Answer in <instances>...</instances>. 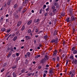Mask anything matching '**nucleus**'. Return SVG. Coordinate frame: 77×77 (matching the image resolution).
<instances>
[{"label":"nucleus","mask_w":77,"mask_h":77,"mask_svg":"<svg viewBox=\"0 0 77 77\" xmlns=\"http://www.w3.org/2000/svg\"><path fill=\"white\" fill-rule=\"evenodd\" d=\"M9 36V34H7L5 35V37H7V36Z\"/></svg>","instance_id":"nucleus-63"},{"label":"nucleus","mask_w":77,"mask_h":77,"mask_svg":"<svg viewBox=\"0 0 77 77\" xmlns=\"http://www.w3.org/2000/svg\"><path fill=\"white\" fill-rule=\"evenodd\" d=\"M15 35V33L13 34L12 35H11V36L10 37L11 38H13Z\"/></svg>","instance_id":"nucleus-25"},{"label":"nucleus","mask_w":77,"mask_h":77,"mask_svg":"<svg viewBox=\"0 0 77 77\" xmlns=\"http://www.w3.org/2000/svg\"><path fill=\"white\" fill-rule=\"evenodd\" d=\"M53 12H56V11H57V9H54L53 10Z\"/></svg>","instance_id":"nucleus-46"},{"label":"nucleus","mask_w":77,"mask_h":77,"mask_svg":"<svg viewBox=\"0 0 77 77\" xmlns=\"http://www.w3.org/2000/svg\"><path fill=\"white\" fill-rule=\"evenodd\" d=\"M19 60H20V58H19V57L16 58V60L17 61H18Z\"/></svg>","instance_id":"nucleus-54"},{"label":"nucleus","mask_w":77,"mask_h":77,"mask_svg":"<svg viewBox=\"0 0 77 77\" xmlns=\"http://www.w3.org/2000/svg\"><path fill=\"white\" fill-rule=\"evenodd\" d=\"M11 30V29H7V33H9L10 32Z\"/></svg>","instance_id":"nucleus-31"},{"label":"nucleus","mask_w":77,"mask_h":77,"mask_svg":"<svg viewBox=\"0 0 77 77\" xmlns=\"http://www.w3.org/2000/svg\"><path fill=\"white\" fill-rule=\"evenodd\" d=\"M57 3H55L54 4V6H57Z\"/></svg>","instance_id":"nucleus-59"},{"label":"nucleus","mask_w":77,"mask_h":77,"mask_svg":"<svg viewBox=\"0 0 77 77\" xmlns=\"http://www.w3.org/2000/svg\"><path fill=\"white\" fill-rule=\"evenodd\" d=\"M13 75L14 77H16L17 76V74L16 73V72H14L13 73Z\"/></svg>","instance_id":"nucleus-10"},{"label":"nucleus","mask_w":77,"mask_h":77,"mask_svg":"<svg viewBox=\"0 0 77 77\" xmlns=\"http://www.w3.org/2000/svg\"><path fill=\"white\" fill-rule=\"evenodd\" d=\"M46 73L45 74H43V77H46Z\"/></svg>","instance_id":"nucleus-62"},{"label":"nucleus","mask_w":77,"mask_h":77,"mask_svg":"<svg viewBox=\"0 0 77 77\" xmlns=\"http://www.w3.org/2000/svg\"><path fill=\"white\" fill-rule=\"evenodd\" d=\"M34 44H36V40L35 39L34 40Z\"/></svg>","instance_id":"nucleus-50"},{"label":"nucleus","mask_w":77,"mask_h":77,"mask_svg":"<svg viewBox=\"0 0 77 77\" xmlns=\"http://www.w3.org/2000/svg\"><path fill=\"white\" fill-rule=\"evenodd\" d=\"M68 62H69V60H67L66 61V66H67L68 65Z\"/></svg>","instance_id":"nucleus-36"},{"label":"nucleus","mask_w":77,"mask_h":77,"mask_svg":"<svg viewBox=\"0 0 77 77\" xmlns=\"http://www.w3.org/2000/svg\"><path fill=\"white\" fill-rule=\"evenodd\" d=\"M1 19L0 20V23H3V19L4 18V17L2 16L1 17Z\"/></svg>","instance_id":"nucleus-11"},{"label":"nucleus","mask_w":77,"mask_h":77,"mask_svg":"<svg viewBox=\"0 0 77 77\" xmlns=\"http://www.w3.org/2000/svg\"><path fill=\"white\" fill-rule=\"evenodd\" d=\"M32 20H30L27 23V24L28 25H30L31 23H32Z\"/></svg>","instance_id":"nucleus-18"},{"label":"nucleus","mask_w":77,"mask_h":77,"mask_svg":"<svg viewBox=\"0 0 77 77\" xmlns=\"http://www.w3.org/2000/svg\"><path fill=\"white\" fill-rule=\"evenodd\" d=\"M66 21L67 23H69L70 21V20L69 19V18L68 17L67 18Z\"/></svg>","instance_id":"nucleus-26"},{"label":"nucleus","mask_w":77,"mask_h":77,"mask_svg":"<svg viewBox=\"0 0 77 77\" xmlns=\"http://www.w3.org/2000/svg\"><path fill=\"white\" fill-rule=\"evenodd\" d=\"M53 69H50L49 70V73L50 74H51V73H52V72H53Z\"/></svg>","instance_id":"nucleus-38"},{"label":"nucleus","mask_w":77,"mask_h":77,"mask_svg":"<svg viewBox=\"0 0 77 77\" xmlns=\"http://www.w3.org/2000/svg\"><path fill=\"white\" fill-rule=\"evenodd\" d=\"M5 30H6V29H5V28H2L1 29V31L2 32H4L5 31Z\"/></svg>","instance_id":"nucleus-21"},{"label":"nucleus","mask_w":77,"mask_h":77,"mask_svg":"<svg viewBox=\"0 0 77 77\" xmlns=\"http://www.w3.org/2000/svg\"><path fill=\"white\" fill-rule=\"evenodd\" d=\"M10 50H11V51H14V49L13 48L11 47L10 48Z\"/></svg>","instance_id":"nucleus-47"},{"label":"nucleus","mask_w":77,"mask_h":77,"mask_svg":"<svg viewBox=\"0 0 77 77\" xmlns=\"http://www.w3.org/2000/svg\"><path fill=\"white\" fill-rule=\"evenodd\" d=\"M27 57H30V53L29 52H27L26 53Z\"/></svg>","instance_id":"nucleus-20"},{"label":"nucleus","mask_w":77,"mask_h":77,"mask_svg":"<svg viewBox=\"0 0 77 77\" xmlns=\"http://www.w3.org/2000/svg\"><path fill=\"white\" fill-rule=\"evenodd\" d=\"M6 23H8V22H9V20H8V19H6Z\"/></svg>","instance_id":"nucleus-51"},{"label":"nucleus","mask_w":77,"mask_h":77,"mask_svg":"<svg viewBox=\"0 0 77 77\" xmlns=\"http://www.w3.org/2000/svg\"><path fill=\"white\" fill-rule=\"evenodd\" d=\"M49 15H51V16H52V15H53V13H52V12H51L50 14H49Z\"/></svg>","instance_id":"nucleus-58"},{"label":"nucleus","mask_w":77,"mask_h":77,"mask_svg":"<svg viewBox=\"0 0 77 77\" xmlns=\"http://www.w3.org/2000/svg\"><path fill=\"white\" fill-rule=\"evenodd\" d=\"M26 71V69H22L21 70V73H22L24 72H25V71Z\"/></svg>","instance_id":"nucleus-16"},{"label":"nucleus","mask_w":77,"mask_h":77,"mask_svg":"<svg viewBox=\"0 0 77 77\" xmlns=\"http://www.w3.org/2000/svg\"><path fill=\"white\" fill-rule=\"evenodd\" d=\"M59 64L58 63V64H57L56 66V67H59Z\"/></svg>","instance_id":"nucleus-60"},{"label":"nucleus","mask_w":77,"mask_h":77,"mask_svg":"<svg viewBox=\"0 0 77 77\" xmlns=\"http://www.w3.org/2000/svg\"><path fill=\"white\" fill-rule=\"evenodd\" d=\"M46 11H47L48 12V11H49V7H48V8L46 9Z\"/></svg>","instance_id":"nucleus-49"},{"label":"nucleus","mask_w":77,"mask_h":77,"mask_svg":"<svg viewBox=\"0 0 77 77\" xmlns=\"http://www.w3.org/2000/svg\"><path fill=\"white\" fill-rule=\"evenodd\" d=\"M45 62H46V60L44 58L42 59L41 60V63L42 64L44 63Z\"/></svg>","instance_id":"nucleus-9"},{"label":"nucleus","mask_w":77,"mask_h":77,"mask_svg":"<svg viewBox=\"0 0 77 77\" xmlns=\"http://www.w3.org/2000/svg\"><path fill=\"white\" fill-rule=\"evenodd\" d=\"M12 51H10L9 52L8 55L7 56V57L8 58H9V57L11 56V54H12Z\"/></svg>","instance_id":"nucleus-12"},{"label":"nucleus","mask_w":77,"mask_h":77,"mask_svg":"<svg viewBox=\"0 0 77 77\" xmlns=\"http://www.w3.org/2000/svg\"><path fill=\"white\" fill-rule=\"evenodd\" d=\"M41 57V55H37L36 56V57H35V59H37L38 58V57Z\"/></svg>","instance_id":"nucleus-22"},{"label":"nucleus","mask_w":77,"mask_h":77,"mask_svg":"<svg viewBox=\"0 0 77 77\" xmlns=\"http://www.w3.org/2000/svg\"><path fill=\"white\" fill-rule=\"evenodd\" d=\"M32 74V73H29L27 75L28 76H30Z\"/></svg>","instance_id":"nucleus-52"},{"label":"nucleus","mask_w":77,"mask_h":77,"mask_svg":"<svg viewBox=\"0 0 77 77\" xmlns=\"http://www.w3.org/2000/svg\"><path fill=\"white\" fill-rule=\"evenodd\" d=\"M52 42H56V40L55 39H53L52 41H51Z\"/></svg>","instance_id":"nucleus-48"},{"label":"nucleus","mask_w":77,"mask_h":77,"mask_svg":"<svg viewBox=\"0 0 77 77\" xmlns=\"http://www.w3.org/2000/svg\"><path fill=\"white\" fill-rule=\"evenodd\" d=\"M23 8V7L22 6L20 7L19 9V12H21V9H22Z\"/></svg>","instance_id":"nucleus-27"},{"label":"nucleus","mask_w":77,"mask_h":77,"mask_svg":"<svg viewBox=\"0 0 77 77\" xmlns=\"http://www.w3.org/2000/svg\"><path fill=\"white\" fill-rule=\"evenodd\" d=\"M72 62H74L75 64L76 65L77 63V60L76 59H75L72 60Z\"/></svg>","instance_id":"nucleus-15"},{"label":"nucleus","mask_w":77,"mask_h":77,"mask_svg":"<svg viewBox=\"0 0 77 77\" xmlns=\"http://www.w3.org/2000/svg\"><path fill=\"white\" fill-rule=\"evenodd\" d=\"M61 16H65V13H62L61 14Z\"/></svg>","instance_id":"nucleus-44"},{"label":"nucleus","mask_w":77,"mask_h":77,"mask_svg":"<svg viewBox=\"0 0 77 77\" xmlns=\"http://www.w3.org/2000/svg\"><path fill=\"white\" fill-rule=\"evenodd\" d=\"M57 61H58V62L60 60V58L59 57H58L57 58Z\"/></svg>","instance_id":"nucleus-33"},{"label":"nucleus","mask_w":77,"mask_h":77,"mask_svg":"<svg viewBox=\"0 0 77 77\" xmlns=\"http://www.w3.org/2000/svg\"><path fill=\"white\" fill-rule=\"evenodd\" d=\"M17 68V66H14L12 67V69H15Z\"/></svg>","instance_id":"nucleus-41"},{"label":"nucleus","mask_w":77,"mask_h":77,"mask_svg":"<svg viewBox=\"0 0 77 77\" xmlns=\"http://www.w3.org/2000/svg\"><path fill=\"white\" fill-rule=\"evenodd\" d=\"M44 72H45V74H47V72H48V71L47 70H45L44 71Z\"/></svg>","instance_id":"nucleus-53"},{"label":"nucleus","mask_w":77,"mask_h":77,"mask_svg":"<svg viewBox=\"0 0 77 77\" xmlns=\"http://www.w3.org/2000/svg\"><path fill=\"white\" fill-rule=\"evenodd\" d=\"M25 63L26 65L29 64V60H27L26 59L25 60Z\"/></svg>","instance_id":"nucleus-13"},{"label":"nucleus","mask_w":77,"mask_h":77,"mask_svg":"<svg viewBox=\"0 0 77 77\" xmlns=\"http://www.w3.org/2000/svg\"><path fill=\"white\" fill-rule=\"evenodd\" d=\"M38 32V28L36 29V30H35V32L36 33H37Z\"/></svg>","instance_id":"nucleus-57"},{"label":"nucleus","mask_w":77,"mask_h":77,"mask_svg":"<svg viewBox=\"0 0 77 77\" xmlns=\"http://www.w3.org/2000/svg\"><path fill=\"white\" fill-rule=\"evenodd\" d=\"M69 11L70 12V13L71 15H72V10H71V9H70V10H69Z\"/></svg>","instance_id":"nucleus-29"},{"label":"nucleus","mask_w":77,"mask_h":77,"mask_svg":"<svg viewBox=\"0 0 77 77\" xmlns=\"http://www.w3.org/2000/svg\"><path fill=\"white\" fill-rule=\"evenodd\" d=\"M51 8L52 9H55V7L54 5H52L51 6Z\"/></svg>","instance_id":"nucleus-30"},{"label":"nucleus","mask_w":77,"mask_h":77,"mask_svg":"<svg viewBox=\"0 0 77 77\" xmlns=\"http://www.w3.org/2000/svg\"><path fill=\"white\" fill-rule=\"evenodd\" d=\"M57 30L55 31L53 33V35L54 36H55V35H57Z\"/></svg>","instance_id":"nucleus-14"},{"label":"nucleus","mask_w":77,"mask_h":77,"mask_svg":"<svg viewBox=\"0 0 77 77\" xmlns=\"http://www.w3.org/2000/svg\"><path fill=\"white\" fill-rule=\"evenodd\" d=\"M76 48L75 47H74L72 48V51H74V50Z\"/></svg>","instance_id":"nucleus-34"},{"label":"nucleus","mask_w":77,"mask_h":77,"mask_svg":"<svg viewBox=\"0 0 77 77\" xmlns=\"http://www.w3.org/2000/svg\"><path fill=\"white\" fill-rule=\"evenodd\" d=\"M70 59L71 60H73V59H74V57H73V56L71 55L70 57Z\"/></svg>","instance_id":"nucleus-28"},{"label":"nucleus","mask_w":77,"mask_h":77,"mask_svg":"<svg viewBox=\"0 0 77 77\" xmlns=\"http://www.w3.org/2000/svg\"><path fill=\"white\" fill-rule=\"evenodd\" d=\"M42 8H41L40 10V14H42Z\"/></svg>","instance_id":"nucleus-39"},{"label":"nucleus","mask_w":77,"mask_h":77,"mask_svg":"<svg viewBox=\"0 0 77 77\" xmlns=\"http://www.w3.org/2000/svg\"><path fill=\"white\" fill-rule=\"evenodd\" d=\"M48 38V36L47 35H45L44 36V39L45 40H47V38Z\"/></svg>","instance_id":"nucleus-24"},{"label":"nucleus","mask_w":77,"mask_h":77,"mask_svg":"<svg viewBox=\"0 0 77 77\" xmlns=\"http://www.w3.org/2000/svg\"><path fill=\"white\" fill-rule=\"evenodd\" d=\"M31 32V29H29L28 30V33H30Z\"/></svg>","instance_id":"nucleus-42"},{"label":"nucleus","mask_w":77,"mask_h":77,"mask_svg":"<svg viewBox=\"0 0 77 77\" xmlns=\"http://www.w3.org/2000/svg\"><path fill=\"white\" fill-rule=\"evenodd\" d=\"M71 19L72 21H75V20L77 18L75 17H74V16H72L71 18Z\"/></svg>","instance_id":"nucleus-2"},{"label":"nucleus","mask_w":77,"mask_h":77,"mask_svg":"<svg viewBox=\"0 0 77 77\" xmlns=\"http://www.w3.org/2000/svg\"><path fill=\"white\" fill-rule=\"evenodd\" d=\"M16 55L17 56H19L20 55V53H16Z\"/></svg>","instance_id":"nucleus-45"},{"label":"nucleus","mask_w":77,"mask_h":77,"mask_svg":"<svg viewBox=\"0 0 77 77\" xmlns=\"http://www.w3.org/2000/svg\"><path fill=\"white\" fill-rule=\"evenodd\" d=\"M26 11H27V9L26 8H25L23 10L22 12V13L23 14V13H24V12H26Z\"/></svg>","instance_id":"nucleus-32"},{"label":"nucleus","mask_w":77,"mask_h":77,"mask_svg":"<svg viewBox=\"0 0 77 77\" xmlns=\"http://www.w3.org/2000/svg\"><path fill=\"white\" fill-rule=\"evenodd\" d=\"M53 56H55L57 54V51L55 50L53 52Z\"/></svg>","instance_id":"nucleus-3"},{"label":"nucleus","mask_w":77,"mask_h":77,"mask_svg":"<svg viewBox=\"0 0 77 77\" xmlns=\"http://www.w3.org/2000/svg\"><path fill=\"white\" fill-rule=\"evenodd\" d=\"M4 70H5V69H2L1 70V72H3V71H4Z\"/></svg>","instance_id":"nucleus-56"},{"label":"nucleus","mask_w":77,"mask_h":77,"mask_svg":"<svg viewBox=\"0 0 77 77\" xmlns=\"http://www.w3.org/2000/svg\"><path fill=\"white\" fill-rule=\"evenodd\" d=\"M17 36H15L14 37V38L13 39V40L14 41H15L17 39Z\"/></svg>","instance_id":"nucleus-17"},{"label":"nucleus","mask_w":77,"mask_h":77,"mask_svg":"<svg viewBox=\"0 0 77 77\" xmlns=\"http://www.w3.org/2000/svg\"><path fill=\"white\" fill-rule=\"evenodd\" d=\"M65 57V55L64 54H63L62 55V57H61V59H62V58H63V57Z\"/></svg>","instance_id":"nucleus-43"},{"label":"nucleus","mask_w":77,"mask_h":77,"mask_svg":"<svg viewBox=\"0 0 77 77\" xmlns=\"http://www.w3.org/2000/svg\"><path fill=\"white\" fill-rule=\"evenodd\" d=\"M25 38H26V40H27V41H29V39H31V38H30V37L28 35H26L25 36Z\"/></svg>","instance_id":"nucleus-4"},{"label":"nucleus","mask_w":77,"mask_h":77,"mask_svg":"<svg viewBox=\"0 0 77 77\" xmlns=\"http://www.w3.org/2000/svg\"><path fill=\"white\" fill-rule=\"evenodd\" d=\"M39 21H40V20L39 19H35L34 21L35 23H38L39 22Z\"/></svg>","instance_id":"nucleus-7"},{"label":"nucleus","mask_w":77,"mask_h":77,"mask_svg":"<svg viewBox=\"0 0 77 77\" xmlns=\"http://www.w3.org/2000/svg\"><path fill=\"white\" fill-rule=\"evenodd\" d=\"M12 0H8L7 3V5H10L11 3H12Z\"/></svg>","instance_id":"nucleus-6"},{"label":"nucleus","mask_w":77,"mask_h":77,"mask_svg":"<svg viewBox=\"0 0 77 77\" xmlns=\"http://www.w3.org/2000/svg\"><path fill=\"white\" fill-rule=\"evenodd\" d=\"M47 6L45 5H43V7L42 8L43 9H45V8H46Z\"/></svg>","instance_id":"nucleus-40"},{"label":"nucleus","mask_w":77,"mask_h":77,"mask_svg":"<svg viewBox=\"0 0 77 77\" xmlns=\"http://www.w3.org/2000/svg\"><path fill=\"white\" fill-rule=\"evenodd\" d=\"M22 24V22L21 21L19 22L17 24V26L18 27H19V26H20Z\"/></svg>","instance_id":"nucleus-5"},{"label":"nucleus","mask_w":77,"mask_h":77,"mask_svg":"<svg viewBox=\"0 0 77 77\" xmlns=\"http://www.w3.org/2000/svg\"><path fill=\"white\" fill-rule=\"evenodd\" d=\"M75 74V70H73L72 72L70 71L68 73V75H72V76Z\"/></svg>","instance_id":"nucleus-1"},{"label":"nucleus","mask_w":77,"mask_h":77,"mask_svg":"<svg viewBox=\"0 0 77 77\" xmlns=\"http://www.w3.org/2000/svg\"><path fill=\"white\" fill-rule=\"evenodd\" d=\"M41 24H43L44 23V22L43 21L41 22Z\"/></svg>","instance_id":"nucleus-64"},{"label":"nucleus","mask_w":77,"mask_h":77,"mask_svg":"<svg viewBox=\"0 0 77 77\" xmlns=\"http://www.w3.org/2000/svg\"><path fill=\"white\" fill-rule=\"evenodd\" d=\"M17 6L18 5H17V4H16L14 5V9H15V8H17Z\"/></svg>","instance_id":"nucleus-35"},{"label":"nucleus","mask_w":77,"mask_h":77,"mask_svg":"<svg viewBox=\"0 0 77 77\" xmlns=\"http://www.w3.org/2000/svg\"><path fill=\"white\" fill-rule=\"evenodd\" d=\"M73 54H77V50H74L73 52Z\"/></svg>","instance_id":"nucleus-23"},{"label":"nucleus","mask_w":77,"mask_h":77,"mask_svg":"<svg viewBox=\"0 0 77 77\" xmlns=\"http://www.w3.org/2000/svg\"><path fill=\"white\" fill-rule=\"evenodd\" d=\"M45 60H48V59H49V57L47 56V55H46L45 56V58H44Z\"/></svg>","instance_id":"nucleus-8"},{"label":"nucleus","mask_w":77,"mask_h":77,"mask_svg":"<svg viewBox=\"0 0 77 77\" xmlns=\"http://www.w3.org/2000/svg\"><path fill=\"white\" fill-rule=\"evenodd\" d=\"M41 66H38V69H41Z\"/></svg>","instance_id":"nucleus-61"},{"label":"nucleus","mask_w":77,"mask_h":77,"mask_svg":"<svg viewBox=\"0 0 77 77\" xmlns=\"http://www.w3.org/2000/svg\"><path fill=\"white\" fill-rule=\"evenodd\" d=\"M26 0H25V2H23V4L24 6L26 5Z\"/></svg>","instance_id":"nucleus-37"},{"label":"nucleus","mask_w":77,"mask_h":77,"mask_svg":"<svg viewBox=\"0 0 77 77\" xmlns=\"http://www.w3.org/2000/svg\"><path fill=\"white\" fill-rule=\"evenodd\" d=\"M25 29V26H24V25H23L21 29V30H22V31H23V30H24V29Z\"/></svg>","instance_id":"nucleus-19"},{"label":"nucleus","mask_w":77,"mask_h":77,"mask_svg":"<svg viewBox=\"0 0 77 77\" xmlns=\"http://www.w3.org/2000/svg\"><path fill=\"white\" fill-rule=\"evenodd\" d=\"M65 43H66V42H65V41H63V45H65Z\"/></svg>","instance_id":"nucleus-55"}]
</instances>
